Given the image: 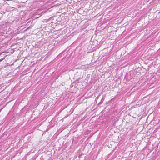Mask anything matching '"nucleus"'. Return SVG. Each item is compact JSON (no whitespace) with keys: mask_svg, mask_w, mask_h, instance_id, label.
I'll use <instances>...</instances> for the list:
<instances>
[{"mask_svg":"<svg viewBox=\"0 0 160 160\" xmlns=\"http://www.w3.org/2000/svg\"><path fill=\"white\" fill-rule=\"evenodd\" d=\"M3 59H4V58H2V59H1L0 60V61H2V60H3Z\"/></svg>","mask_w":160,"mask_h":160,"instance_id":"obj_1","label":"nucleus"}]
</instances>
